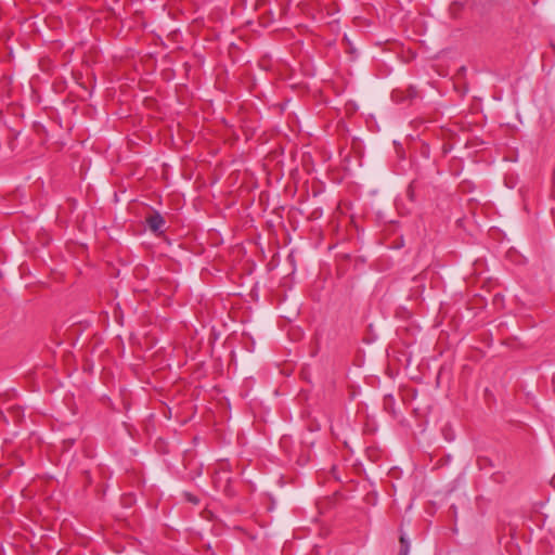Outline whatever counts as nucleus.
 <instances>
[{"label":"nucleus","mask_w":555,"mask_h":555,"mask_svg":"<svg viewBox=\"0 0 555 555\" xmlns=\"http://www.w3.org/2000/svg\"><path fill=\"white\" fill-rule=\"evenodd\" d=\"M212 483L217 490L223 492L225 495H234L235 491L232 487V478L228 462L221 461L218 463V468L215 470L212 476Z\"/></svg>","instance_id":"1"},{"label":"nucleus","mask_w":555,"mask_h":555,"mask_svg":"<svg viewBox=\"0 0 555 555\" xmlns=\"http://www.w3.org/2000/svg\"><path fill=\"white\" fill-rule=\"evenodd\" d=\"M145 222L150 231L155 234H162L165 230V218L157 211H153L145 218Z\"/></svg>","instance_id":"2"},{"label":"nucleus","mask_w":555,"mask_h":555,"mask_svg":"<svg viewBox=\"0 0 555 555\" xmlns=\"http://www.w3.org/2000/svg\"><path fill=\"white\" fill-rule=\"evenodd\" d=\"M8 414L11 420L15 423H18L23 418V410L21 406H11L8 409Z\"/></svg>","instance_id":"3"},{"label":"nucleus","mask_w":555,"mask_h":555,"mask_svg":"<svg viewBox=\"0 0 555 555\" xmlns=\"http://www.w3.org/2000/svg\"><path fill=\"white\" fill-rule=\"evenodd\" d=\"M409 548H410L409 542L406 541L404 535H401L400 537V551H399V555H409Z\"/></svg>","instance_id":"4"},{"label":"nucleus","mask_w":555,"mask_h":555,"mask_svg":"<svg viewBox=\"0 0 555 555\" xmlns=\"http://www.w3.org/2000/svg\"><path fill=\"white\" fill-rule=\"evenodd\" d=\"M186 498L189 501L193 502L194 504H196L198 501L195 496H193L192 494H186Z\"/></svg>","instance_id":"5"},{"label":"nucleus","mask_w":555,"mask_h":555,"mask_svg":"<svg viewBox=\"0 0 555 555\" xmlns=\"http://www.w3.org/2000/svg\"><path fill=\"white\" fill-rule=\"evenodd\" d=\"M408 195H409L410 199H412V201H413V192H412V190H411V189L408 191Z\"/></svg>","instance_id":"6"},{"label":"nucleus","mask_w":555,"mask_h":555,"mask_svg":"<svg viewBox=\"0 0 555 555\" xmlns=\"http://www.w3.org/2000/svg\"><path fill=\"white\" fill-rule=\"evenodd\" d=\"M0 417L3 418L5 422H8V418L2 411H0Z\"/></svg>","instance_id":"7"}]
</instances>
